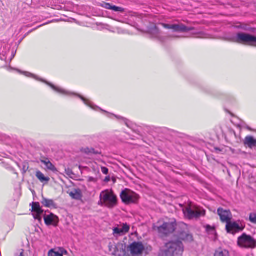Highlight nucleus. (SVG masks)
Returning a JSON list of instances; mask_svg holds the SVG:
<instances>
[{"mask_svg":"<svg viewBox=\"0 0 256 256\" xmlns=\"http://www.w3.org/2000/svg\"><path fill=\"white\" fill-rule=\"evenodd\" d=\"M166 248L162 256H182L184 252L183 244L179 240L167 243Z\"/></svg>","mask_w":256,"mask_h":256,"instance_id":"nucleus-1","label":"nucleus"},{"mask_svg":"<svg viewBox=\"0 0 256 256\" xmlns=\"http://www.w3.org/2000/svg\"><path fill=\"white\" fill-rule=\"evenodd\" d=\"M116 196L112 191L106 190L100 193L99 204H104L108 208H112L116 206Z\"/></svg>","mask_w":256,"mask_h":256,"instance_id":"nucleus-2","label":"nucleus"},{"mask_svg":"<svg viewBox=\"0 0 256 256\" xmlns=\"http://www.w3.org/2000/svg\"><path fill=\"white\" fill-rule=\"evenodd\" d=\"M183 212L185 216L190 220L198 218L200 216H204L206 214V211L203 208L195 207L193 209L190 205L184 208Z\"/></svg>","mask_w":256,"mask_h":256,"instance_id":"nucleus-3","label":"nucleus"},{"mask_svg":"<svg viewBox=\"0 0 256 256\" xmlns=\"http://www.w3.org/2000/svg\"><path fill=\"white\" fill-rule=\"evenodd\" d=\"M238 244L245 248H254L256 247V240L250 235L244 233L238 240Z\"/></svg>","mask_w":256,"mask_h":256,"instance_id":"nucleus-4","label":"nucleus"},{"mask_svg":"<svg viewBox=\"0 0 256 256\" xmlns=\"http://www.w3.org/2000/svg\"><path fill=\"white\" fill-rule=\"evenodd\" d=\"M176 224L174 222H164L162 226L154 225L153 229L158 232L162 236H166L172 233L176 229Z\"/></svg>","mask_w":256,"mask_h":256,"instance_id":"nucleus-5","label":"nucleus"},{"mask_svg":"<svg viewBox=\"0 0 256 256\" xmlns=\"http://www.w3.org/2000/svg\"><path fill=\"white\" fill-rule=\"evenodd\" d=\"M254 36L244 32H238L233 38L232 41L238 44L254 46Z\"/></svg>","mask_w":256,"mask_h":256,"instance_id":"nucleus-6","label":"nucleus"},{"mask_svg":"<svg viewBox=\"0 0 256 256\" xmlns=\"http://www.w3.org/2000/svg\"><path fill=\"white\" fill-rule=\"evenodd\" d=\"M120 197L122 201L126 204H135L139 198L138 194L127 189L122 192Z\"/></svg>","mask_w":256,"mask_h":256,"instance_id":"nucleus-7","label":"nucleus"},{"mask_svg":"<svg viewBox=\"0 0 256 256\" xmlns=\"http://www.w3.org/2000/svg\"><path fill=\"white\" fill-rule=\"evenodd\" d=\"M160 24L166 29L172 30L174 32H184L194 30V28L188 27L182 23L172 24L162 23Z\"/></svg>","mask_w":256,"mask_h":256,"instance_id":"nucleus-8","label":"nucleus"},{"mask_svg":"<svg viewBox=\"0 0 256 256\" xmlns=\"http://www.w3.org/2000/svg\"><path fill=\"white\" fill-rule=\"evenodd\" d=\"M144 250V246L141 242H134L129 246V250L132 255L141 254Z\"/></svg>","mask_w":256,"mask_h":256,"instance_id":"nucleus-9","label":"nucleus"},{"mask_svg":"<svg viewBox=\"0 0 256 256\" xmlns=\"http://www.w3.org/2000/svg\"><path fill=\"white\" fill-rule=\"evenodd\" d=\"M218 214L220 217V220L226 224L231 220L232 218V214L230 210H224L221 208H218Z\"/></svg>","mask_w":256,"mask_h":256,"instance_id":"nucleus-10","label":"nucleus"},{"mask_svg":"<svg viewBox=\"0 0 256 256\" xmlns=\"http://www.w3.org/2000/svg\"><path fill=\"white\" fill-rule=\"evenodd\" d=\"M244 228V226H240L236 222H232L231 220H230L226 224V230L228 232L232 234L241 232Z\"/></svg>","mask_w":256,"mask_h":256,"instance_id":"nucleus-11","label":"nucleus"},{"mask_svg":"<svg viewBox=\"0 0 256 256\" xmlns=\"http://www.w3.org/2000/svg\"><path fill=\"white\" fill-rule=\"evenodd\" d=\"M32 211L34 219L40 220L42 219L41 215L43 214L44 210L40 206L39 202L32 203Z\"/></svg>","mask_w":256,"mask_h":256,"instance_id":"nucleus-12","label":"nucleus"},{"mask_svg":"<svg viewBox=\"0 0 256 256\" xmlns=\"http://www.w3.org/2000/svg\"><path fill=\"white\" fill-rule=\"evenodd\" d=\"M44 220L46 225H53L56 226L58 222V217L52 214L49 215H44Z\"/></svg>","mask_w":256,"mask_h":256,"instance_id":"nucleus-13","label":"nucleus"},{"mask_svg":"<svg viewBox=\"0 0 256 256\" xmlns=\"http://www.w3.org/2000/svg\"><path fill=\"white\" fill-rule=\"evenodd\" d=\"M40 162L44 164L46 166V170H50L54 173L57 172L58 170L56 168V166L50 162L48 158H44L42 159H40Z\"/></svg>","mask_w":256,"mask_h":256,"instance_id":"nucleus-14","label":"nucleus"},{"mask_svg":"<svg viewBox=\"0 0 256 256\" xmlns=\"http://www.w3.org/2000/svg\"><path fill=\"white\" fill-rule=\"evenodd\" d=\"M244 144L246 146L252 148L256 146V139L252 136H247L244 138Z\"/></svg>","mask_w":256,"mask_h":256,"instance_id":"nucleus-15","label":"nucleus"},{"mask_svg":"<svg viewBox=\"0 0 256 256\" xmlns=\"http://www.w3.org/2000/svg\"><path fill=\"white\" fill-rule=\"evenodd\" d=\"M67 251L62 248H59L58 251L54 249L50 250L48 252V256H63L64 254H66Z\"/></svg>","mask_w":256,"mask_h":256,"instance_id":"nucleus-16","label":"nucleus"},{"mask_svg":"<svg viewBox=\"0 0 256 256\" xmlns=\"http://www.w3.org/2000/svg\"><path fill=\"white\" fill-rule=\"evenodd\" d=\"M36 176L41 182H46V184H48L50 180V178L45 176L44 175L40 170H38L36 172Z\"/></svg>","mask_w":256,"mask_h":256,"instance_id":"nucleus-17","label":"nucleus"},{"mask_svg":"<svg viewBox=\"0 0 256 256\" xmlns=\"http://www.w3.org/2000/svg\"><path fill=\"white\" fill-rule=\"evenodd\" d=\"M42 204L47 208H54L56 207V204L54 203L53 200L47 199L44 198H42Z\"/></svg>","mask_w":256,"mask_h":256,"instance_id":"nucleus-18","label":"nucleus"},{"mask_svg":"<svg viewBox=\"0 0 256 256\" xmlns=\"http://www.w3.org/2000/svg\"><path fill=\"white\" fill-rule=\"evenodd\" d=\"M70 196L74 199L80 200L82 197L81 190L80 189H75L69 193Z\"/></svg>","mask_w":256,"mask_h":256,"instance_id":"nucleus-19","label":"nucleus"},{"mask_svg":"<svg viewBox=\"0 0 256 256\" xmlns=\"http://www.w3.org/2000/svg\"><path fill=\"white\" fill-rule=\"evenodd\" d=\"M180 239L187 242H192L193 240L192 236L186 232H181L179 236Z\"/></svg>","mask_w":256,"mask_h":256,"instance_id":"nucleus-20","label":"nucleus"},{"mask_svg":"<svg viewBox=\"0 0 256 256\" xmlns=\"http://www.w3.org/2000/svg\"><path fill=\"white\" fill-rule=\"evenodd\" d=\"M82 152L89 156L94 154H100V152L98 150H96L93 148H86L82 150Z\"/></svg>","mask_w":256,"mask_h":256,"instance_id":"nucleus-21","label":"nucleus"},{"mask_svg":"<svg viewBox=\"0 0 256 256\" xmlns=\"http://www.w3.org/2000/svg\"><path fill=\"white\" fill-rule=\"evenodd\" d=\"M214 256H230V254L228 250L219 249L216 251Z\"/></svg>","mask_w":256,"mask_h":256,"instance_id":"nucleus-22","label":"nucleus"},{"mask_svg":"<svg viewBox=\"0 0 256 256\" xmlns=\"http://www.w3.org/2000/svg\"><path fill=\"white\" fill-rule=\"evenodd\" d=\"M109 251L112 252V254L114 256H116V253L118 251V249L114 244L110 242L108 244Z\"/></svg>","mask_w":256,"mask_h":256,"instance_id":"nucleus-23","label":"nucleus"},{"mask_svg":"<svg viewBox=\"0 0 256 256\" xmlns=\"http://www.w3.org/2000/svg\"><path fill=\"white\" fill-rule=\"evenodd\" d=\"M114 234L117 236H122L124 234L121 228H114Z\"/></svg>","mask_w":256,"mask_h":256,"instance_id":"nucleus-24","label":"nucleus"},{"mask_svg":"<svg viewBox=\"0 0 256 256\" xmlns=\"http://www.w3.org/2000/svg\"><path fill=\"white\" fill-rule=\"evenodd\" d=\"M250 221L252 224H256V212L250 214Z\"/></svg>","mask_w":256,"mask_h":256,"instance_id":"nucleus-25","label":"nucleus"},{"mask_svg":"<svg viewBox=\"0 0 256 256\" xmlns=\"http://www.w3.org/2000/svg\"><path fill=\"white\" fill-rule=\"evenodd\" d=\"M111 10H112L114 12H123L124 11V8H121V7H118L115 6H112V9Z\"/></svg>","mask_w":256,"mask_h":256,"instance_id":"nucleus-26","label":"nucleus"},{"mask_svg":"<svg viewBox=\"0 0 256 256\" xmlns=\"http://www.w3.org/2000/svg\"><path fill=\"white\" fill-rule=\"evenodd\" d=\"M122 228V232H124V234H126L129 231L130 226L126 224H122V228Z\"/></svg>","mask_w":256,"mask_h":256,"instance_id":"nucleus-27","label":"nucleus"},{"mask_svg":"<svg viewBox=\"0 0 256 256\" xmlns=\"http://www.w3.org/2000/svg\"><path fill=\"white\" fill-rule=\"evenodd\" d=\"M102 6L108 10L112 9V5L109 3H104Z\"/></svg>","mask_w":256,"mask_h":256,"instance_id":"nucleus-28","label":"nucleus"},{"mask_svg":"<svg viewBox=\"0 0 256 256\" xmlns=\"http://www.w3.org/2000/svg\"><path fill=\"white\" fill-rule=\"evenodd\" d=\"M102 172L104 174H108V170L107 168L102 166L101 168Z\"/></svg>","mask_w":256,"mask_h":256,"instance_id":"nucleus-29","label":"nucleus"},{"mask_svg":"<svg viewBox=\"0 0 256 256\" xmlns=\"http://www.w3.org/2000/svg\"><path fill=\"white\" fill-rule=\"evenodd\" d=\"M54 90H55L56 91H58V92H62V90H60L57 88H56L55 86H54V85L52 84H48Z\"/></svg>","mask_w":256,"mask_h":256,"instance_id":"nucleus-30","label":"nucleus"},{"mask_svg":"<svg viewBox=\"0 0 256 256\" xmlns=\"http://www.w3.org/2000/svg\"><path fill=\"white\" fill-rule=\"evenodd\" d=\"M97 181V179L96 178H93V177H89L88 178V182H96Z\"/></svg>","mask_w":256,"mask_h":256,"instance_id":"nucleus-31","label":"nucleus"},{"mask_svg":"<svg viewBox=\"0 0 256 256\" xmlns=\"http://www.w3.org/2000/svg\"><path fill=\"white\" fill-rule=\"evenodd\" d=\"M28 164L24 165V166H23L24 173H26V172L28 170Z\"/></svg>","mask_w":256,"mask_h":256,"instance_id":"nucleus-32","label":"nucleus"},{"mask_svg":"<svg viewBox=\"0 0 256 256\" xmlns=\"http://www.w3.org/2000/svg\"><path fill=\"white\" fill-rule=\"evenodd\" d=\"M206 230L208 231H210V230L214 231V228L210 226H206Z\"/></svg>","mask_w":256,"mask_h":256,"instance_id":"nucleus-33","label":"nucleus"},{"mask_svg":"<svg viewBox=\"0 0 256 256\" xmlns=\"http://www.w3.org/2000/svg\"><path fill=\"white\" fill-rule=\"evenodd\" d=\"M80 98H82V100L84 102V103L86 104H88V106H92L90 104H88V101L86 99L82 97V96H80Z\"/></svg>","mask_w":256,"mask_h":256,"instance_id":"nucleus-34","label":"nucleus"},{"mask_svg":"<svg viewBox=\"0 0 256 256\" xmlns=\"http://www.w3.org/2000/svg\"><path fill=\"white\" fill-rule=\"evenodd\" d=\"M121 118L122 119V120H124V122H125L126 124L128 126V120H126V118Z\"/></svg>","mask_w":256,"mask_h":256,"instance_id":"nucleus-35","label":"nucleus"},{"mask_svg":"<svg viewBox=\"0 0 256 256\" xmlns=\"http://www.w3.org/2000/svg\"><path fill=\"white\" fill-rule=\"evenodd\" d=\"M110 180V176H107L105 178V180H104V181L105 182H109Z\"/></svg>","mask_w":256,"mask_h":256,"instance_id":"nucleus-36","label":"nucleus"},{"mask_svg":"<svg viewBox=\"0 0 256 256\" xmlns=\"http://www.w3.org/2000/svg\"><path fill=\"white\" fill-rule=\"evenodd\" d=\"M256 36H254V46H256Z\"/></svg>","mask_w":256,"mask_h":256,"instance_id":"nucleus-37","label":"nucleus"},{"mask_svg":"<svg viewBox=\"0 0 256 256\" xmlns=\"http://www.w3.org/2000/svg\"><path fill=\"white\" fill-rule=\"evenodd\" d=\"M19 256H24V254H23V252H21V253L20 254V255Z\"/></svg>","mask_w":256,"mask_h":256,"instance_id":"nucleus-38","label":"nucleus"},{"mask_svg":"<svg viewBox=\"0 0 256 256\" xmlns=\"http://www.w3.org/2000/svg\"><path fill=\"white\" fill-rule=\"evenodd\" d=\"M170 37H171V38L174 37V38H179V36H170Z\"/></svg>","mask_w":256,"mask_h":256,"instance_id":"nucleus-39","label":"nucleus"},{"mask_svg":"<svg viewBox=\"0 0 256 256\" xmlns=\"http://www.w3.org/2000/svg\"><path fill=\"white\" fill-rule=\"evenodd\" d=\"M116 118H120L119 117H118V116H116Z\"/></svg>","mask_w":256,"mask_h":256,"instance_id":"nucleus-40","label":"nucleus"}]
</instances>
